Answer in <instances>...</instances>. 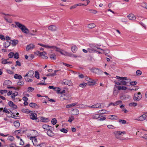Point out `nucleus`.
Wrapping results in <instances>:
<instances>
[{
  "mask_svg": "<svg viewBox=\"0 0 147 147\" xmlns=\"http://www.w3.org/2000/svg\"><path fill=\"white\" fill-rule=\"evenodd\" d=\"M142 98V95L140 92H138L137 94H134V100L135 101L140 100Z\"/></svg>",
  "mask_w": 147,
  "mask_h": 147,
  "instance_id": "nucleus-1",
  "label": "nucleus"
},
{
  "mask_svg": "<svg viewBox=\"0 0 147 147\" xmlns=\"http://www.w3.org/2000/svg\"><path fill=\"white\" fill-rule=\"evenodd\" d=\"M116 78L119 80L121 84L125 85L127 84L125 80L126 79V77H121L118 76H116Z\"/></svg>",
  "mask_w": 147,
  "mask_h": 147,
  "instance_id": "nucleus-2",
  "label": "nucleus"
},
{
  "mask_svg": "<svg viewBox=\"0 0 147 147\" xmlns=\"http://www.w3.org/2000/svg\"><path fill=\"white\" fill-rule=\"evenodd\" d=\"M92 71L96 74H101L103 73V71L98 68H93L92 69Z\"/></svg>",
  "mask_w": 147,
  "mask_h": 147,
  "instance_id": "nucleus-3",
  "label": "nucleus"
},
{
  "mask_svg": "<svg viewBox=\"0 0 147 147\" xmlns=\"http://www.w3.org/2000/svg\"><path fill=\"white\" fill-rule=\"evenodd\" d=\"M62 84L64 85H67L69 86H71L72 83L71 80H63L62 82Z\"/></svg>",
  "mask_w": 147,
  "mask_h": 147,
  "instance_id": "nucleus-4",
  "label": "nucleus"
},
{
  "mask_svg": "<svg viewBox=\"0 0 147 147\" xmlns=\"http://www.w3.org/2000/svg\"><path fill=\"white\" fill-rule=\"evenodd\" d=\"M51 129V128L48 130L47 132V134L50 137H53L54 135V133L53 132V130H54V128L52 127Z\"/></svg>",
  "mask_w": 147,
  "mask_h": 147,
  "instance_id": "nucleus-5",
  "label": "nucleus"
},
{
  "mask_svg": "<svg viewBox=\"0 0 147 147\" xmlns=\"http://www.w3.org/2000/svg\"><path fill=\"white\" fill-rule=\"evenodd\" d=\"M48 29L49 30L51 31L52 32L55 31L57 29V27L55 25H50L49 26L48 28Z\"/></svg>",
  "mask_w": 147,
  "mask_h": 147,
  "instance_id": "nucleus-6",
  "label": "nucleus"
},
{
  "mask_svg": "<svg viewBox=\"0 0 147 147\" xmlns=\"http://www.w3.org/2000/svg\"><path fill=\"white\" fill-rule=\"evenodd\" d=\"M21 30L23 33L26 34H29V30L24 25L23 27L21 28Z\"/></svg>",
  "mask_w": 147,
  "mask_h": 147,
  "instance_id": "nucleus-7",
  "label": "nucleus"
},
{
  "mask_svg": "<svg viewBox=\"0 0 147 147\" xmlns=\"http://www.w3.org/2000/svg\"><path fill=\"white\" fill-rule=\"evenodd\" d=\"M101 105L100 103H97L93 105L89 106V107L92 108H100Z\"/></svg>",
  "mask_w": 147,
  "mask_h": 147,
  "instance_id": "nucleus-8",
  "label": "nucleus"
},
{
  "mask_svg": "<svg viewBox=\"0 0 147 147\" xmlns=\"http://www.w3.org/2000/svg\"><path fill=\"white\" fill-rule=\"evenodd\" d=\"M130 97V96L128 95H123L120 97L121 99L122 100H126L129 99Z\"/></svg>",
  "mask_w": 147,
  "mask_h": 147,
  "instance_id": "nucleus-9",
  "label": "nucleus"
},
{
  "mask_svg": "<svg viewBox=\"0 0 147 147\" xmlns=\"http://www.w3.org/2000/svg\"><path fill=\"white\" fill-rule=\"evenodd\" d=\"M113 134L117 138H119V136L121 135V131H115L113 132Z\"/></svg>",
  "mask_w": 147,
  "mask_h": 147,
  "instance_id": "nucleus-10",
  "label": "nucleus"
},
{
  "mask_svg": "<svg viewBox=\"0 0 147 147\" xmlns=\"http://www.w3.org/2000/svg\"><path fill=\"white\" fill-rule=\"evenodd\" d=\"M127 17L130 20H134L136 19L135 16L132 13L129 14L127 16Z\"/></svg>",
  "mask_w": 147,
  "mask_h": 147,
  "instance_id": "nucleus-11",
  "label": "nucleus"
},
{
  "mask_svg": "<svg viewBox=\"0 0 147 147\" xmlns=\"http://www.w3.org/2000/svg\"><path fill=\"white\" fill-rule=\"evenodd\" d=\"M37 114L34 113H32L30 115V118L33 120L37 119L36 117Z\"/></svg>",
  "mask_w": 147,
  "mask_h": 147,
  "instance_id": "nucleus-12",
  "label": "nucleus"
},
{
  "mask_svg": "<svg viewBox=\"0 0 147 147\" xmlns=\"http://www.w3.org/2000/svg\"><path fill=\"white\" fill-rule=\"evenodd\" d=\"M146 117V115L144 114L139 117L137 120L139 121H143L144 120Z\"/></svg>",
  "mask_w": 147,
  "mask_h": 147,
  "instance_id": "nucleus-13",
  "label": "nucleus"
},
{
  "mask_svg": "<svg viewBox=\"0 0 147 147\" xmlns=\"http://www.w3.org/2000/svg\"><path fill=\"white\" fill-rule=\"evenodd\" d=\"M29 106L31 107L34 108L35 107L36 108H38L39 106L36 103L34 102H31L29 104Z\"/></svg>",
  "mask_w": 147,
  "mask_h": 147,
  "instance_id": "nucleus-14",
  "label": "nucleus"
},
{
  "mask_svg": "<svg viewBox=\"0 0 147 147\" xmlns=\"http://www.w3.org/2000/svg\"><path fill=\"white\" fill-rule=\"evenodd\" d=\"M93 119H97L102 117L101 114H95L92 116Z\"/></svg>",
  "mask_w": 147,
  "mask_h": 147,
  "instance_id": "nucleus-15",
  "label": "nucleus"
},
{
  "mask_svg": "<svg viewBox=\"0 0 147 147\" xmlns=\"http://www.w3.org/2000/svg\"><path fill=\"white\" fill-rule=\"evenodd\" d=\"M34 45L33 44H30L28 45L26 48L27 51L33 49L34 47Z\"/></svg>",
  "mask_w": 147,
  "mask_h": 147,
  "instance_id": "nucleus-16",
  "label": "nucleus"
},
{
  "mask_svg": "<svg viewBox=\"0 0 147 147\" xmlns=\"http://www.w3.org/2000/svg\"><path fill=\"white\" fill-rule=\"evenodd\" d=\"M29 34L32 36H37V30H32L31 31V32H29Z\"/></svg>",
  "mask_w": 147,
  "mask_h": 147,
  "instance_id": "nucleus-17",
  "label": "nucleus"
},
{
  "mask_svg": "<svg viewBox=\"0 0 147 147\" xmlns=\"http://www.w3.org/2000/svg\"><path fill=\"white\" fill-rule=\"evenodd\" d=\"M91 84H89V85H92L95 84L96 83V81L94 80H93L91 79H89V80H87Z\"/></svg>",
  "mask_w": 147,
  "mask_h": 147,
  "instance_id": "nucleus-18",
  "label": "nucleus"
},
{
  "mask_svg": "<svg viewBox=\"0 0 147 147\" xmlns=\"http://www.w3.org/2000/svg\"><path fill=\"white\" fill-rule=\"evenodd\" d=\"M12 84L11 82L9 80H6L3 84V85H6L8 86H10Z\"/></svg>",
  "mask_w": 147,
  "mask_h": 147,
  "instance_id": "nucleus-19",
  "label": "nucleus"
},
{
  "mask_svg": "<svg viewBox=\"0 0 147 147\" xmlns=\"http://www.w3.org/2000/svg\"><path fill=\"white\" fill-rule=\"evenodd\" d=\"M43 128L45 129L49 130L51 128V129L52 127L47 125H44L42 126Z\"/></svg>",
  "mask_w": 147,
  "mask_h": 147,
  "instance_id": "nucleus-20",
  "label": "nucleus"
},
{
  "mask_svg": "<svg viewBox=\"0 0 147 147\" xmlns=\"http://www.w3.org/2000/svg\"><path fill=\"white\" fill-rule=\"evenodd\" d=\"M46 55L47 53L45 51H43L42 52L40 56H41L43 58L47 59L48 57L47 56H46Z\"/></svg>",
  "mask_w": 147,
  "mask_h": 147,
  "instance_id": "nucleus-21",
  "label": "nucleus"
},
{
  "mask_svg": "<svg viewBox=\"0 0 147 147\" xmlns=\"http://www.w3.org/2000/svg\"><path fill=\"white\" fill-rule=\"evenodd\" d=\"M72 113L73 115H77L79 114V111L77 109H73L72 110Z\"/></svg>",
  "mask_w": 147,
  "mask_h": 147,
  "instance_id": "nucleus-22",
  "label": "nucleus"
},
{
  "mask_svg": "<svg viewBox=\"0 0 147 147\" xmlns=\"http://www.w3.org/2000/svg\"><path fill=\"white\" fill-rule=\"evenodd\" d=\"M96 27V25L92 23L89 24L88 25L87 27L89 28L92 29Z\"/></svg>",
  "mask_w": 147,
  "mask_h": 147,
  "instance_id": "nucleus-23",
  "label": "nucleus"
},
{
  "mask_svg": "<svg viewBox=\"0 0 147 147\" xmlns=\"http://www.w3.org/2000/svg\"><path fill=\"white\" fill-rule=\"evenodd\" d=\"M15 23L16 25V27L18 26L19 28H20V29L21 28H22L24 25L21 24L18 22H16Z\"/></svg>",
  "mask_w": 147,
  "mask_h": 147,
  "instance_id": "nucleus-24",
  "label": "nucleus"
},
{
  "mask_svg": "<svg viewBox=\"0 0 147 147\" xmlns=\"http://www.w3.org/2000/svg\"><path fill=\"white\" fill-rule=\"evenodd\" d=\"M77 104V103L75 102L71 104L67 105H66V107L67 108H70L72 107L73 106H74L76 105Z\"/></svg>",
  "mask_w": 147,
  "mask_h": 147,
  "instance_id": "nucleus-25",
  "label": "nucleus"
},
{
  "mask_svg": "<svg viewBox=\"0 0 147 147\" xmlns=\"http://www.w3.org/2000/svg\"><path fill=\"white\" fill-rule=\"evenodd\" d=\"M11 42H10V43H11L13 45H16L18 44V40H11Z\"/></svg>",
  "mask_w": 147,
  "mask_h": 147,
  "instance_id": "nucleus-26",
  "label": "nucleus"
},
{
  "mask_svg": "<svg viewBox=\"0 0 147 147\" xmlns=\"http://www.w3.org/2000/svg\"><path fill=\"white\" fill-rule=\"evenodd\" d=\"M50 57L51 59L55 60L57 58V56L55 53L50 54Z\"/></svg>",
  "mask_w": 147,
  "mask_h": 147,
  "instance_id": "nucleus-27",
  "label": "nucleus"
},
{
  "mask_svg": "<svg viewBox=\"0 0 147 147\" xmlns=\"http://www.w3.org/2000/svg\"><path fill=\"white\" fill-rule=\"evenodd\" d=\"M60 99L61 100H67L68 97L65 94H62L61 96Z\"/></svg>",
  "mask_w": 147,
  "mask_h": 147,
  "instance_id": "nucleus-28",
  "label": "nucleus"
},
{
  "mask_svg": "<svg viewBox=\"0 0 147 147\" xmlns=\"http://www.w3.org/2000/svg\"><path fill=\"white\" fill-rule=\"evenodd\" d=\"M78 48L76 46H74L71 48V50L73 53H75L77 50Z\"/></svg>",
  "mask_w": 147,
  "mask_h": 147,
  "instance_id": "nucleus-29",
  "label": "nucleus"
},
{
  "mask_svg": "<svg viewBox=\"0 0 147 147\" xmlns=\"http://www.w3.org/2000/svg\"><path fill=\"white\" fill-rule=\"evenodd\" d=\"M49 121L48 118H45L43 117H41L40 121L42 122H47Z\"/></svg>",
  "mask_w": 147,
  "mask_h": 147,
  "instance_id": "nucleus-30",
  "label": "nucleus"
},
{
  "mask_svg": "<svg viewBox=\"0 0 147 147\" xmlns=\"http://www.w3.org/2000/svg\"><path fill=\"white\" fill-rule=\"evenodd\" d=\"M90 47L93 49H94L95 50H96V48H97V49H99L101 50H102V49L97 47L96 45L94 44H90Z\"/></svg>",
  "mask_w": 147,
  "mask_h": 147,
  "instance_id": "nucleus-31",
  "label": "nucleus"
},
{
  "mask_svg": "<svg viewBox=\"0 0 147 147\" xmlns=\"http://www.w3.org/2000/svg\"><path fill=\"white\" fill-rule=\"evenodd\" d=\"M10 45V42L8 41L5 42L3 44V46L5 48H7L9 47Z\"/></svg>",
  "mask_w": 147,
  "mask_h": 147,
  "instance_id": "nucleus-32",
  "label": "nucleus"
},
{
  "mask_svg": "<svg viewBox=\"0 0 147 147\" xmlns=\"http://www.w3.org/2000/svg\"><path fill=\"white\" fill-rule=\"evenodd\" d=\"M14 78L16 79L20 80L22 79V77L21 75H18L17 74H15L14 76Z\"/></svg>",
  "mask_w": 147,
  "mask_h": 147,
  "instance_id": "nucleus-33",
  "label": "nucleus"
},
{
  "mask_svg": "<svg viewBox=\"0 0 147 147\" xmlns=\"http://www.w3.org/2000/svg\"><path fill=\"white\" fill-rule=\"evenodd\" d=\"M14 125L16 127H18L20 126V123L18 121H17L14 122Z\"/></svg>",
  "mask_w": 147,
  "mask_h": 147,
  "instance_id": "nucleus-34",
  "label": "nucleus"
},
{
  "mask_svg": "<svg viewBox=\"0 0 147 147\" xmlns=\"http://www.w3.org/2000/svg\"><path fill=\"white\" fill-rule=\"evenodd\" d=\"M52 49H55V51H56L59 52L60 51H62L60 48H58L56 46H53Z\"/></svg>",
  "mask_w": 147,
  "mask_h": 147,
  "instance_id": "nucleus-35",
  "label": "nucleus"
},
{
  "mask_svg": "<svg viewBox=\"0 0 147 147\" xmlns=\"http://www.w3.org/2000/svg\"><path fill=\"white\" fill-rule=\"evenodd\" d=\"M61 89L59 88H57V91L58 93H60L61 94H62L64 93H65V90H63L62 91H60Z\"/></svg>",
  "mask_w": 147,
  "mask_h": 147,
  "instance_id": "nucleus-36",
  "label": "nucleus"
},
{
  "mask_svg": "<svg viewBox=\"0 0 147 147\" xmlns=\"http://www.w3.org/2000/svg\"><path fill=\"white\" fill-rule=\"evenodd\" d=\"M32 142L33 143L34 145L36 146L37 144V139L35 138H34L33 139V140H32Z\"/></svg>",
  "mask_w": 147,
  "mask_h": 147,
  "instance_id": "nucleus-37",
  "label": "nucleus"
},
{
  "mask_svg": "<svg viewBox=\"0 0 147 147\" xmlns=\"http://www.w3.org/2000/svg\"><path fill=\"white\" fill-rule=\"evenodd\" d=\"M137 105V103L136 102H131L129 104V105L130 107H135Z\"/></svg>",
  "mask_w": 147,
  "mask_h": 147,
  "instance_id": "nucleus-38",
  "label": "nucleus"
},
{
  "mask_svg": "<svg viewBox=\"0 0 147 147\" xmlns=\"http://www.w3.org/2000/svg\"><path fill=\"white\" fill-rule=\"evenodd\" d=\"M74 117L72 115L71 116L69 117V119L68 120V121L70 123H71L72 121L74 120Z\"/></svg>",
  "mask_w": 147,
  "mask_h": 147,
  "instance_id": "nucleus-39",
  "label": "nucleus"
},
{
  "mask_svg": "<svg viewBox=\"0 0 147 147\" xmlns=\"http://www.w3.org/2000/svg\"><path fill=\"white\" fill-rule=\"evenodd\" d=\"M57 122V120L55 118H53L51 120L52 123L53 125H55Z\"/></svg>",
  "mask_w": 147,
  "mask_h": 147,
  "instance_id": "nucleus-40",
  "label": "nucleus"
},
{
  "mask_svg": "<svg viewBox=\"0 0 147 147\" xmlns=\"http://www.w3.org/2000/svg\"><path fill=\"white\" fill-rule=\"evenodd\" d=\"M35 77L37 79L39 78V73L37 71H36L35 72Z\"/></svg>",
  "mask_w": 147,
  "mask_h": 147,
  "instance_id": "nucleus-41",
  "label": "nucleus"
},
{
  "mask_svg": "<svg viewBox=\"0 0 147 147\" xmlns=\"http://www.w3.org/2000/svg\"><path fill=\"white\" fill-rule=\"evenodd\" d=\"M18 94V93L17 92H15V93H13V95L11 96V97L12 98H13L15 100V96H17Z\"/></svg>",
  "mask_w": 147,
  "mask_h": 147,
  "instance_id": "nucleus-42",
  "label": "nucleus"
},
{
  "mask_svg": "<svg viewBox=\"0 0 147 147\" xmlns=\"http://www.w3.org/2000/svg\"><path fill=\"white\" fill-rule=\"evenodd\" d=\"M111 117H114L113 118L110 117L109 118L111 119H117L118 118L117 116L115 115H111L110 116Z\"/></svg>",
  "mask_w": 147,
  "mask_h": 147,
  "instance_id": "nucleus-43",
  "label": "nucleus"
},
{
  "mask_svg": "<svg viewBox=\"0 0 147 147\" xmlns=\"http://www.w3.org/2000/svg\"><path fill=\"white\" fill-rule=\"evenodd\" d=\"M60 64H63V65H64L67 67H72V65H71L65 63L63 62H61Z\"/></svg>",
  "mask_w": 147,
  "mask_h": 147,
  "instance_id": "nucleus-44",
  "label": "nucleus"
},
{
  "mask_svg": "<svg viewBox=\"0 0 147 147\" xmlns=\"http://www.w3.org/2000/svg\"><path fill=\"white\" fill-rule=\"evenodd\" d=\"M121 102H122V101L121 100L118 101L114 103H113V105L115 106H116V105H118L119 104H121Z\"/></svg>",
  "mask_w": 147,
  "mask_h": 147,
  "instance_id": "nucleus-45",
  "label": "nucleus"
},
{
  "mask_svg": "<svg viewBox=\"0 0 147 147\" xmlns=\"http://www.w3.org/2000/svg\"><path fill=\"white\" fill-rule=\"evenodd\" d=\"M34 90V88L31 87H29L27 91L30 92H32Z\"/></svg>",
  "mask_w": 147,
  "mask_h": 147,
  "instance_id": "nucleus-46",
  "label": "nucleus"
},
{
  "mask_svg": "<svg viewBox=\"0 0 147 147\" xmlns=\"http://www.w3.org/2000/svg\"><path fill=\"white\" fill-rule=\"evenodd\" d=\"M28 74H29V76H28V77H31L34 74V71H30L28 72Z\"/></svg>",
  "mask_w": 147,
  "mask_h": 147,
  "instance_id": "nucleus-47",
  "label": "nucleus"
},
{
  "mask_svg": "<svg viewBox=\"0 0 147 147\" xmlns=\"http://www.w3.org/2000/svg\"><path fill=\"white\" fill-rule=\"evenodd\" d=\"M88 51V52H89L90 53H92L95 51H96V50H95L94 49H93L92 48H88L87 49Z\"/></svg>",
  "mask_w": 147,
  "mask_h": 147,
  "instance_id": "nucleus-48",
  "label": "nucleus"
},
{
  "mask_svg": "<svg viewBox=\"0 0 147 147\" xmlns=\"http://www.w3.org/2000/svg\"><path fill=\"white\" fill-rule=\"evenodd\" d=\"M14 58L15 59H18L19 58V54L16 52L15 53H14L13 55Z\"/></svg>",
  "mask_w": 147,
  "mask_h": 147,
  "instance_id": "nucleus-49",
  "label": "nucleus"
},
{
  "mask_svg": "<svg viewBox=\"0 0 147 147\" xmlns=\"http://www.w3.org/2000/svg\"><path fill=\"white\" fill-rule=\"evenodd\" d=\"M14 55V53L13 52H11L8 54V56L9 58H11L13 57Z\"/></svg>",
  "mask_w": 147,
  "mask_h": 147,
  "instance_id": "nucleus-50",
  "label": "nucleus"
},
{
  "mask_svg": "<svg viewBox=\"0 0 147 147\" xmlns=\"http://www.w3.org/2000/svg\"><path fill=\"white\" fill-rule=\"evenodd\" d=\"M7 139L8 140L12 141L14 139V137L12 136H8L7 138Z\"/></svg>",
  "mask_w": 147,
  "mask_h": 147,
  "instance_id": "nucleus-51",
  "label": "nucleus"
},
{
  "mask_svg": "<svg viewBox=\"0 0 147 147\" xmlns=\"http://www.w3.org/2000/svg\"><path fill=\"white\" fill-rule=\"evenodd\" d=\"M44 144V143H41L38 144H37L35 146V147H44L43 144Z\"/></svg>",
  "mask_w": 147,
  "mask_h": 147,
  "instance_id": "nucleus-52",
  "label": "nucleus"
},
{
  "mask_svg": "<svg viewBox=\"0 0 147 147\" xmlns=\"http://www.w3.org/2000/svg\"><path fill=\"white\" fill-rule=\"evenodd\" d=\"M60 131L64 133H67L68 131L67 129L65 128H62L60 129Z\"/></svg>",
  "mask_w": 147,
  "mask_h": 147,
  "instance_id": "nucleus-53",
  "label": "nucleus"
},
{
  "mask_svg": "<svg viewBox=\"0 0 147 147\" xmlns=\"http://www.w3.org/2000/svg\"><path fill=\"white\" fill-rule=\"evenodd\" d=\"M7 88L8 89L13 88L15 90H18L20 88V87H17V88H16L13 86H7Z\"/></svg>",
  "mask_w": 147,
  "mask_h": 147,
  "instance_id": "nucleus-54",
  "label": "nucleus"
},
{
  "mask_svg": "<svg viewBox=\"0 0 147 147\" xmlns=\"http://www.w3.org/2000/svg\"><path fill=\"white\" fill-rule=\"evenodd\" d=\"M142 71L140 70H137L136 71V75L138 76H140L142 74Z\"/></svg>",
  "mask_w": 147,
  "mask_h": 147,
  "instance_id": "nucleus-55",
  "label": "nucleus"
},
{
  "mask_svg": "<svg viewBox=\"0 0 147 147\" xmlns=\"http://www.w3.org/2000/svg\"><path fill=\"white\" fill-rule=\"evenodd\" d=\"M87 85V84L86 83H83L80 84L79 85V86L82 88H84Z\"/></svg>",
  "mask_w": 147,
  "mask_h": 147,
  "instance_id": "nucleus-56",
  "label": "nucleus"
},
{
  "mask_svg": "<svg viewBox=\"0 0 147 147\" xmlns=\"http://www.w3.org/2000/svg\"><path fill=\"white\" fill-rule=\"evenodd\" d=\"M9 111L13 114H15L16 112V110L10 109Z\"/></svg>",
  "mask_w": 147,
  "mask_h": 147,
  "instance_id": "nucleus-57",
  "label": "nucleus"
},
{
  "mask_svg": "<svg viewBox=\"0 0 147 147\" xmlns=\"http://www.w3.org/2000/svg\"><path fill=\"white\" fill-rule=\"evenodd\" d=\"M3 111V112L6 113L8 114L9 113V112L7 110L6 107L4 108Z\"/></svg>",
  "mask_w": 147,
  "mask_h": 147,
  "instance_id": "nucleus-58",
  "label": "nucleus"
},
{
  "mask_svg": "<svg viewBox=\"0 0 147 147\" xmlns=\"http://www.w3.org/2000/svg\"><path fill=\"white\" fill-rule=\"evenodd\" d=\"M49 89H53L54 90H56L57 91L56 89H57V88H55L53 86H49L48 87Z\"/></svg>",
  "mask_w": 147,
  "mask_h": 147,
  "instance_id": "nucleus-59",
  "label": "nucleus"
},
{
  "mask_svg": "<svg viewBox=\"0 0 147 147\" xmlns=\"http://www.w3.org/2000/svg\"><path fill=\"white\" fill-rule=\"evenodd\" d=\"M137 84V82L135 81H133L132 82H131L130 83V84L131 85L134 86L136 85Z\"/></svg>",
  "mask_w": 147,
  "mask_h": 147,
  "instance_id": "nucleus-60",
  "label": "nucleus"
},
{
  "mask_svg": "<svg viewBox=\"0 0 147 147\" xmlns=\"http://www.w3.org/2000/svg\"><path fill=\"white\" fill-rule=\"evenodd\" d=\"M119 122H122V124H125L126 123V121L125 120L120 119L119 120Z\"/></svg>",
  "mask_w": 147,
  "mask_h": 147,
  "instance_id": "nucleus-61",
  "label": "nucleus"
},
{
  "mask_svg": "<svg viewBox=\"0 0 147 147\" xmlns=\"http://www.w3.org/2000/svg\"><path fill=\"white\" fill-rule=\"evenodd\" d=\"M14 104L13 102L11 101H9L8 103V105L11 107L13 106Z\"/></svg>",
  "mask_w": 147,
  "mask_h": 147,
  "instance_id": "nucleus-62",
  "label": "nucleus"
},
{
  "mask_svg": "<svg viewBox=\"0 0 147 147\" xmlns=\"http://www.w3.org/2000/svg\"><path fill=\"white\" fill-rule=\"evenodd\" d=\"M6 70L7 73L9 74H14V73L13 71L9 69H7Z\"/></svg>",
  "mask_w": 147,
  "mask_h": 147,
  "instance_id": "nucleus-63",
  "label": "nucleus"
},
{
  "mask_svg": "<svg viewBox=\"0 0 147 147\" xmlns=\"http://www.w3.org/2000/svg\"><path fill=\"white\" fill-rule=\"evenodd\" d=\"M7 90H0V93L2 94H3L4 93H7Z\"/></svg>",
  "mask_w": 147,
  "mask_h": 147,
  "instance_id": "nucleus-64",
  "label": "nucleus"
}]
</instances>
